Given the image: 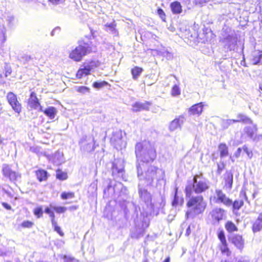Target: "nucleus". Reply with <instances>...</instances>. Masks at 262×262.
Returning a JSON list of instances; mask_svg holds the SVG:
<instances>
[{"label":"nucleus","instance_id":"nucleus-1","mask_svg":"<svg viewBox=\"0 0 262 262\" xmlns=\"http://www.w3.org/2000/svg\"><path fill=\"white\" fill-rule=\"evenodd\" d=\"M144 164H136L137 176L139 180V183L143 185L148 186L151 185L155 180L159 181L163 180L165 176V172L162 169H159L156 166H150L143 172V168Z\"/></svg>","mask_w":262,"mask_h":262},{"label":"nucleus","instance_id":"nucleus-2","mask_svg":"<svg viewBox=\"0 0 262 262\" xmlns=\"http://www.w3.org/2000/svg\"><path fill=\"white\" fill-rule=\"evenodd\" d=\"M135 152L137 161V164L139 163V161L142 162V164L152 162L157 156L154 147L149 141L146 140L136 143Z\"/></svg>","mask_w":262,"mask_h":262},{"label":"nucleus","instance_id":"nucleus-3","mask_svg":"<svg viewBox=\"0 0 262 262\" xmlns=\"http://www.w3.org/2000/svg\"><path fill=\"white\" fill-rule=\"evenodd\" d=\"M96 51V46L90 39L86 37L78 41V46L72 50L69 54V58L75 61L79 62L83 57Z\"/></svg>","mask_w":262,"mask_h":262},{"label":"nucleus","instance_id":"nucleus-4","mask_svg":"<svg viewBox=\"0 0 262 262\" xmlns=\"http://www.w3.org/2000/svg\"><path fill=\"white\" fill-rule=\"evenodd\" d=\"M189 197L190 199L186 204L188 210L186 212L185 216L187 219L189 217L193 219L196 215L202 213L207 205L202 195Z\"/></svg>","mask_w":262,"mask_h":262},{"label":"nucleus","instance_id":"nucleus-5","mask_svg":"<svg viewBox=\"0 0 262 262\" xmlns=\"http://www.w3.org/2000/svg\"><path fill=\"white\" fill-rule=\"evenodd\" d=\"M209 188V181L202 177V175H195L192 183L188 184L185 188L186 195L190 196L192 192L200 194L205 192Z\"/></svg>","mask_w":262,"mask_h":262},{"label":"nucleus","instance_id":"nucleus-6","mask_svg":"<svg viewBox=\"0 0 262 262\" xmlns=\"http://www.w3.org/2000/svg\"><path fill=\"white\" fill-rule=\"evenodd\" d=\"M237 37L234 30L229 27H224L222 31L220 42L227 51H234L237 47Z\"/></svg>","mask_w":262,"mask_h":262},{"label":"nucleus","instance_id":"nucleus-7","mask_svg":"<svg viewBox=\"0 0 262 262\" xmlns=\"http://www.w3.org/2000/svg\"><path fill=\"white\" fill-rule=\"evenodd\" d=\"M110 164L111 165L112 175L114 179L117 181L121 180L125 181L123 161L121 159H115Z\"/></svg>","mask_w":262,"mask_h":262},{"label":"nucleus","instance_id":"nucleus-8","mask_svg":"<svg viewBox=\"0 0 262 262\" xmlns=\"http://www.w3.org/2000/svg\"><path fill=\"white\" fill-rule=\"evenodd\" d=\"M239 122H243L246 124H252V121L249 118L243 114H239L237 115L236 119H222L220 124L223 129H226L233 124Z\"/></svg>","mask_w":262,"mask_h":262},{"label":"nucleus","instance_id":"nucleus-9","mask_svg":"<svg viewBox=\"0 0 262 262\" xmlns=\"http://www.w3.org/2000/svg\"><path fill=\"white\" fill-rule=\"evenodd\" d=\"M2 172L6 178L14 184L21 177L19 172L13 171L10 166L7 164L3 165Z\"/></svg>","mask_w":262,"mask_h":262},{"label":"nucleus","instance_id":"nucleus-10","mask_svg":"<svg viewBox=\"0 0 262 262\" xmlns=\"http://www.w3.org/2000/svg\"><path fill=\"white\" fill-rule=\"evenodd\" d=\"M80 149L83 152H90L94 150V139L87 136H83L79 141Z\"/></svg>","mask_w":262,"mask_h":262},{"label":"nucleus","instance_id":"nucleus-11","mask_svg":"<svg viewBox=\"0 0 262 262\" xmlns=\"http://www.w3.org/2000/svg\"><path fill=\"white\" fill-rule=\"evenodd\" d=\"M7 100L12 109L17 113L21 111V105L17 100V96L12 92H9L7 95Z\"/></svg>","mask_w":262,"mask_h":262},{"label":"nucleus","instance_id":"nucleus-12","mask_svg":"<svg viewBox=\"0 0 262 262\" xmlns=\"http://www.w3.org/2000/svg\"><path fill=\"white\" fill-rule=\"evenodd\" d=\"M214 199L215 200L216 203H222L227 207L231 206L232 200L220 189L215 190Z\"/></svg>","mask_w":262,"mask_h":262},{"label":"nucleus","instance_id":"nucleus-13","mask_svg":"<svg viewBox=\"0 0 262 262\" xmlns=\"http://www.w3.org/2000/svg\"><path fill=\"white\" fill-rule=\"evenodd\" d=\"M248 60L252 65L262 64V51L259 50L252 51L248 56Z\"/></svg>","mask_w":262,"mask_h":262},{"label":"nucleus","instance_id":"nucleus-14","mask_svg":"<svg viewBox=\"0 0 262 262\" xmlns=\"http://www.w3.org/2000/svg\"><path fill=\"white\" fill-rule=\"evenodd\" d=\"M144 185L142 183H139L138 192L141 200L148 205L151 203V196L150 193L146 189L143 188Z\"/></svg>","mask_w":262,"mask_h":262},{"label":"nucleus","instance_id":"nucleus-15","mask_svg":"<svg viewBox=\"0 0 262 262\" xmlns=\"http://www.w3.org/2000/svg\"><path fill=\"white\" fill-rule=\"evenodd\" d=\"M28 105L31 109L37 110L38 111H43V108L40 105L38 99L34 92H31L28 99Z\"/></svg>","mask_w":262,"mask_h":262},{"label":"nucleus","instance_id":"nucleus-16","mask_svg":"<svg viewBox=\"0 0 262 262\" xmlns=\"http://www.w3.org/2000/svg\"><path fill=\"white\" fill-rule=\"evenodd\" d=\"M210 213L213 221L214 222V224L219 223L225 216V210L220 208H215Z\"/></svg>","mask_w":262,"mask_h":262},{"label":"nucleus","instance_id":"nucleus-17","mask_svg":"<svg viewBox=\"0 0 262 262\" xmlns=\"http://www.w3.org/2000/svg\"><path fill=\"white\" fill-rule=\"evenodd\" d=\"M230 241L239 250L242 251L244 247V239L239 234H233L229 238Z\"/></svg>","mask_w":262,"mask_h":262},{"label":"nucleus","instance_id":"nucleus-18","mask_svg":"<svg viewBox=\"0 0 262 262\" xmlns=\"http://www.w3.org/2000/svg\"><path fill=\"white\" fill-rule=\"evenodd\" d=\"M223 179L225 181L224 187L230 190L232 188L233 182V173L231 170H227L223 175Z\"/></svg>","mask_w":262,"mask_h":262},{"label":"nucleus","instance_id":"nucleus-19","mask_svg":"<svg viewBox=\"0 0 262 262\" xmlns=\"http://www.w3.org/2000/svg\"><path fill=\"white\" fill-rule=\"evenodd\" d=\"M184 122V117L183 116H180L178 118L172 120L169 126V129L171 132H173L176 129L181 128V125Z\"/></svg>","mask_w":262,"mask_h":262},{"label":"nucleus","instance_id":"nucleus-20","mask_svg":"<svg viewBox=\"0 0 262 262\" xmlns=\"http://www.w3.org/2000/svg\"><path fill=\"white\" fill-rule=\"evenodd\" d=\"M183 203L184 199L182 196H179L178 195V188L176 187L174 189V194L171 205L173 207H176L178 206H182Z\"/></svg>","mask_w":262,"mask_h":262},{"label":"nucleus","instance_id":"nucleus-21","mask_svg":"<svg viewBox=\"0 0 262 262\" xmlns=\"http://www.w3.org/2000/svg\"><path fill=\"white\" fill-rule=\"evenodd\" d=\"M150 103L149 102H136L133 105L134 111L139 112L142 110H148Z\"/></svg>","mask_w":262,"mask_h":262},{"label":"nucleus","instance_id":"nucleus-22","mask_svg":"<svg viewBox=\"0 0 262 262\" xmlns=\"http://www.w3.org/2000/svg\"><path fill=\"white\" fill-rule=\"evenodd\" d=\"M203 104L200 102L192 105L189 110V112L192 115H200L203 111Z\"/></svg>","mask_w":262,"mask_h":262},{"label":"nucleus","instance_id":"nucleus-23","mask_svg":"<svg viewBox=\"0 0 262 262\" xmlns=\"http://www.w3.org/2000/svg\"><path fill=\"white\" fill-rule=\"evenodd\" d=\"M262 229V212L260 213L252 226L253 232H257Z\"/></svg>","mask_w":262,"mask_h":262},{"label":"nucleus","instance_id":"nucleus-24","mask_svg":"<svg viewBox=\"0 0 262 262\" xmlns=\"http://www.w3.org/2000/svg\"><path fill=\"white\" fill-rule=\"evenodd\" d=\"M64 162L63 154L59 151H56L53 155V162L56 165H60Z\"/></svg>","mask_w":262,"mask_h":262},{"label":"nucleus","instance_id":"nucleus-25","mask_svg":"<svg viewBox=\"0 0 262 262\" xmlns=\"http://www.w3.org/2000/svg\"><path fill=\"white\" fill-rule=\"evenodd\" d=\"M42 112L50 119H53L57 113L56 108L53 106H49L45 110H43Z\"/></svg>","mask_w":262,"mask_h":262},{"label":"nucleus","instance_id":"nucleus-26","mask_svg":"<svg viewBox=\"0 0 262 262\" xmlns=\"http://www.w3.org/2000/svg\"><path fill=\"white\" fill-rule=\"evenodd\" d=\"M244 130L250 138L253 139L257 131L256 125L252 124L251 126H247L244 128Z\"/></svg>","mask_w":262,"mask_h":262},{"label":"nucleus","instance_id":"nucleus-27","mask_svg":"<svg viewBox=\"0 0 262 262\" xmlns=\"http://www.w3.org/2000/svg\"><path fill=\"white\" fill-rule=\"evenodd\" d=\"M219 150L220 151V157L223 158L228 156V147L225 143H221L219 144Z\"/></svg>","mask_w":262,"mask_h":262},{"label":"nucleus","instance_id":"nucleus-28","mask_svg":"<svg viewBox=\"0 0 262 262\" xmlns=\"http://www.w3.org/2000/svg\"><path fill=\"white\" fill-rule=\"evenodd\" d=\"M171 11L174 14H180L182 12V6L180 2L176 1L170 4Z\"/></svg>","mask_w":262,"mask_h":262},{"label":"nucleus","instance_id":"nucleus-29","mask_svg":"<svg viewBox=\"0 0 262 262\" xmlns=\"http://www.w3.org/2000/svg\"><path fill=\"white\" fill-rule=\"evenodd\" d=\"M36 175L39 182L45 181L48 178V172L46 170L39 169L36 171Z\"/></svg>","mask_w":262,"mask_h":262},{"label":"nucleus","instance_id":"nucleus-30","mask_svg":"<svg viewBox=\"0 0 262 262\" xmlns=\"http://www.w3.org/2000/svg\"><path fill=\"white\" fill-rule=\"evenodd\" d=\"M104 27L107 28L106 30L109 31L112 34L116 35L118 34V31L116 29V24L114 21L111 23H107L104 25Z\"/></svg>","mask_w":262,"mask_h":262},{"label":"nucleus","instance_id":"nucleus-31","mask_svg":"<svg viewBox=\"0 0 262 262\" xmlns=\"http://www.w3.org/2000/svg\"><path fill=\"white\" fill-rule=\"evenodd\" d=\"M143 71V69L139 67H135L132 69L131 73L133 78L134 80L138 79V77L140 75Z\"/></svg>","mask_w":262,"mask_h":262},{"label":"nucleus","instance_id":"nucleus-32","mask_svg":"<svg viewBox=\"0 0 262 262\" xmlns=\"http://www.w3.org/2000/svg\"><path fill=\"white\" fill-rule=\"evenodd\" d=\"M160 52L161 55L165 57L167 60H170L173 58V54L167 49L164 48Z\"/></svg>","mask_w":262,"mask_h":262},{"label":"nucleus","instance_id":"nucleus-33","mask_svg":"<svg viewBox=\"0 0 262 262\" xmlns=\"http://www.w3.org/2000/svg\"><path fill=\"white\" fill-rule=\"evenodd\" d=\"M225 228L229 232L237 231V228L235 224L231 221H228L225 225Z\"/></svg>","mask_w":262,"mask_h":262},{"label":"nucleus","instance_id":"nucleus-34","mask_svg":"<svg viewBox=\"0 0 262 262\" xmlns=\"http://www.w3.org/2000/svg\"><path fill=\"white\" fill-rule=\"evenodd\" d=\"M56 178L58 180L63 181L68 178L67 173L65 172H63L60 169L56 170Z\"/></svg>","mask_w":262,"mask_h":262},{"label":"nucleus","instance_id":"nucleus-35","mask_svg":"<svg viewBox=\"0 0 262 262\" xmlns=\"http://www.w3.org/2000/svg\"><path fill=\"white\" fill-rule=\"evenodd\" d=\"M244 205L243 200H235L233 202H232L231 206H232L233 210H239L240 208Z\"/></svg>","mask_w":262,"mask_h":262},{"label":"nucleus","instance_id":"nucleus-36","mask_svg":"<svg viewBox=\"0 0 262 262\" xmlns=\"http://www.w3.org/2000/svg\"><path fill=\"white\" fill-rule=\"evenodd\" d=\"M50 207L58 213H64L67 209L66 207L56 206L53 205V204H50Z\"/></svg>","mask_w":262,"mask_h":262},{"label":"nucleus","instance_id":"nucleus-37","mask_svg":"<svg viewBox=\"0 0 262 262\" xmlns=\"http://www.w3.org/2000/svg\"><path fill=\"white\" fill-rule=\"evenodd\" d=\"M108 82L105 81H95L93 83V86L96 89H100L104 86L108 85Z\"/></svg>","mask_w":262,"mask_h":262},{"label":"nucleus","instance_id":"nucleus-38","mask_svg":"<svg viewBox=\"0 0 262 262\" xmlns=\"http://www.w3.org/2000/svg\"><path fill=\"white\" fill-rule=\"evenodd\" d=\"M221 250L223 253H225L227 255H229L230 254V251L228 247L227 243L225 242L222 243V246H221Z\"/></svg>","mask_w":262,"mask_h":262},{"label":"nucleus","instance_id":"nucleus-39","mask_svg":"<svg viewBox=\"0 0 262 262\" xmlns=\"http://www.w3.org/2000/svg\"><path fill=\"white\" fill-rule=\"evenodd\" d=\"M43 209L42 206L38 207L34 209L33 213L37 218H40L42 216Z\"/></svg>","mask_w":262,"mask_h":262},{"label":"nucleus","instance_id":"nucleus-40","mask_svg":"<svg viewBox=\"0 0 262 262\" xmlns=\"http://www.w3.org/2000/svg\"><path fill=\"white\" fill-rule=\"evenodd\" d=\"M74 197V193L71 192H63L61 194V198L62 200H67L68 199H72Z\"/></svg>","mask_w":262,"mask_h":262},{"label":"nucleus","instance_id":"nucleus-41","mask_svg":"<svg viewBox=\"0 0 262 262\" xmlns=\"http://www.w3.org/2000/svg\"><path fill=\"white\" fill-rule=\"evenodd\" d=\"M181 91L179 86L177 84H175L173 86L171 90V95L173 96H177L180 95Z\"/></svg>","mask_w":262,"mask_h":262},{"label":"nucleus","instance_id":"nucleus-42","mask_svg":"<svg viewBox=\"0 0 262 262\" xmlns=\"http://www.w3.org/2000/svg\"><path fill=\"white\" fill-rule=\"evenodd\" d=\"M217 237L221 243L227 242L224 231L223 230H220L217 233Z\"/></svg>","mask_w":262,"mask_h":262},{"label":"nucleus","instance_id":"nucleus-43","mask_svg":"<svg viewBox=\"0 0 262 262\" xmlns=\"http://www.w3.org/2000/svg\"><path fill=\"white\" fill-rule=\"evenodd\" d=\"M0 40L2 43H4L6 40V29L4 28L0 30Z\"/></svg>","mask_w":262,"mask_h":262},{"label":"nucleus","instance_id":"nucleus-44","mask_svg":"<svg viewBox=\"0 0 262 262\" xmlns=\"http://www.w3.org/2000/svg\"><path fill=\"white\" fill-rule=\"evenodd\" d=\"M52 227L54 228V231L57 232L60 236H63L64 233L61 231V228L58 226L57 222L52 224Z\"/></svg>","mask_w":262,"mask_h":262},{"label":"nucleus","instance_id":"nucleus-45","mask_svg":"<svg viewBox=\"0 0 262 262\" xmlns=\"http://www.w3.org/2000/svg\"><path fill=\"white\" fill-rule=\"evenodd\" d=\"M78 92L82 94H85L86 93H90V90L88 87L85 86H81L78 88Z\"/></svg>","mask_w":262,"mask_h":262},{"label":"nucleus","instance_id":"nucleus-46","mask_svg":"<svg viewBox=\"0 0 262 262\" xmlns=\"http://www.w3.org/2000/svg\"><path fill=\"white\" fill-rule=\"evenodd\" d=\"M242 150L246 153L248 157L251 159L252 157L253 154L251 150H250L246 145H244L242 147Z\"/></svg>","mask_w":262,"mask_h":262},{"label":"nucleus","instance_id":"nucleus-47","mask_svg":"<svg viewBox=\"0 0 262 262\" xmlns=\"http://www.w3.org/2000/svg\"><path fill=\"white\" fill-rule=\"evenodd\" d=\"M63 259L64 260V262H77V260L75 258L73 257L64 255L63 256Z\"/></svg>","mask_w":262,"mask_h":262},{"label":"nucleus","instance_id":"nucleus-48","mask_svg":"<svg viewBox=\"0 0 262 262\" xmlns=\"http://www.w3.org/2000/svg\"><path fill=\"white\" fill-rule=\"evenodd\" d=\"M33 223L31 222V221H24L22 223H21V226L24 228H31L32 226H33Z\"/></svg>","mask_w":262,"mask_h":262},{"label":"nucleus","instance_id":"nucleus-49","mask_svg":"<svg viewBox=\"0 0 262 262\" xmlns=\"http://www.w3.org/2000/svg\"><path fill=\"white\" fill-rule=\"evenodd\" d=\"M225 168V164L223 162L221 164H217V169L216 171V173L217 174L220 175L222 172V171Z\"/></svg>","mask_w":262,"mask_h":262},{"label":"nucleus","instance_id":"nucleus-50","mask_svg":"<svg viewBox=\"0 0 262 262\" xmlns=\"http://www.w3.org/2000/svg\"><path fill=\"white\" fill-rule=\"evenodd\" d=\"M82 71L84 73L85 75H88L90 74V72L92 70L90 66H86L84 68L81 69Z\"/></svg>","mask_w":262,"mask_h":262},{"label":"nucleus","instance_id":"nucleus-51","mask_svg":"<svg viewBox=\"0 0 262 262\" xmlns=\"http://www.w3.org/2000/svg\"><path fill=\"white\" fill-rule=\"evenodd\" d=\"M157 13L161 19L164 20L165 18V14L164 11L161 8H158L157 10Z\"/></svg>","mask_w":262,"mask_h":262},{"label":"nucleus","instance_id":"nucleus-52","mask_svg":"<svg viewBox=\"0 0 262 262\" xmlns=\"http://www.w3.org/2000/svg\"><path fill=\"white\" fill-rule=\"evenodd\" d=\"M5 75L6 77H8L9 75H10L12 72L11 68L8 65H6L5 67Z\"/></svg>","mask_w":262,"mask_h":262},{"label":"nucleus","instance_id":"nucleus-53","mask_svg":"<svg viewBox=\"0 0 262 262\" xmlns=\"http://www.w3.org/2000/svg\"><path fill=\"white\" fill-rule=\"evenodd\" d=\"M208 0H194V2L196 5L202 6Z\"/></svg>","mask_w":262,"mask_h":262},{"label":"nucleus","instance_id":"nucleus-54","mask_svg":"<svg viewBox=\"0 0 262 262\" xmlns=\"http://www.w3.org/2000/svg\"><path fill=\"white\" fill-rule=\"evenodd\" d=\"M14 20V17L13 16H8L7 18V21L10 26L13 25V22Z\"/></svg>","mask_w":262,"mask_h":262},{"label":"nucleus","instance_id":"nucleus-55","mask_svg":"<svg viewBox=\"0 0 262 262\" xmlns=\"http://www.w3.org/2000/svg\"><path fill=\"white\" fill-rule=\"evenodd\" d=\"M242 147H239L237 148V149L236 150V151L234 153V156L236 158H238L240 155H241V154L242 152Z\"/></svg>","mask_w":262,"mask_h":262},{"label":"nucleus","instance_id":"nucleus-56","mask_svg":"<svg viewBox=\"0 0 262 262\" xmlns=\"http://www.w3.org/2000/svg\"><path fill=\"white\" fill-rule=\"evenodd\" d=\"M49 1L54 5H58L63 3L64 0H49Z\"/></svg>","mask_w":262,"mask_h":262},{"label":"nucleus","instance_id":"nucleus-57","mask_svg":"<svg viewBox=\"0 0 262 262\" xmlns=\"http://www.w3.org/2000/svg\"><path fill=\"white\" fill-rule=\"evenodd\" d=\"M237 262H250V260L248 257H242L238 259Z\"/></svg>","mask_w":262,"mask_h":262},{"label":"nucleus","instance_id":"nucleus-58","mask_svg":"<svg viewBox=\"0 0 262 262\" xmlns=\"http://www.w3.org/2000/svg\"><path fill=\"white\" fill-rule=\"evenodd\" d=\"M49 215L50 217H51V221L52 224H55V223H56V222L55 221V214H54V212H52Z\"/></svg>","mask_w":262,"mask_h":262},{"label":"nucleus","instance_id":"nucleus-59","mask_svg":"<svg viewBox=\"0 0 262 262\" xmlns=\"http://www.w3.org/2000/svg\"><path fill=\"white\" fill-rule=\"evenodd\" d=\"M84 75V73L82 71V70H79L76 74V76L78 78H81Z\"/></svg>","mask_w":262,"mask_h":262},{"label":"nucleus","instance_id":"nucleus-60","mask_svg":"<svg viewBox=\"0 0 262 262\" xmlns=\"http://www.w3.org/2000/svg\"><path fill=\"white\" fill-rule=\"evenodd\" d=\"M53 209L52 208L50 207V205L49 206V207H47L45 208V212L46 213V214H49L50 213H51L52 212H53V211L52 210Z\"/></svg>","mask_w":262,"mask_h":262},{"label":"nucleus","instance_id":"nucleus-61","mask_svg":"<svg viewBox=\"0 0 262 262\" xmlns=\"http://www.w3.org/2000/svg\"><path fill=\"white\" fill-rule=\"evenodd\" d=\"M3 206L7 210H10L11 209V206L7 203H2Z\"/></svg>","mask_w":262,"mask_h":262},{"label":"nucleus","instance_id":"nucleus-62","mask_svg":"<svg viewBox=\"0 0 262 262\" xmlns=\"http://www.w3.org/2000/svg\"><path fill=\"white\" fill-rule=\"evenodd\" d=\"M60 31V28L59 27H56L54 28L51 33V36H54L55 35V33L56 31Z\"/></svg>","mask_w":262,"mask_h":262},{"label":"nucleus","instance_id":"nucleus-63","mask_svg":"<svg viewBox=\"0 0 262 262\" xmlns=\"http://www.w3.org/2000/svg\"><path fill=\"white\" fill-rule=\"evenodd\" d=\"M191 233L190 226H189L186 231L185 235L188 236Z\"/></svg>","mask_w":262,"mask_h":262},{"label":"nucleus","instance_id":"nucleus-64","mask_svg":"<svg viewBox=\"0 0 262 262\" xmlns=\"http://www.w3.org/2000/svg\"><path fill=\"white\" fill-rule=\"evenodd\" d=\"M112 188L111 182L107 185V187L104 190V193H106V191H108Z\"/></svg>","mask_w":262,"mask_h":262}]
</instances>
